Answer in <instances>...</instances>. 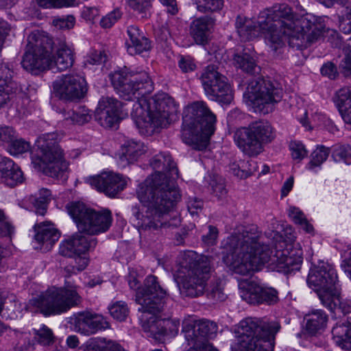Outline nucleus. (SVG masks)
Segmentation results:
<instances>
[{
  "instance_id": "f257e3e1",
  "label": "nucleus",
  "mask_w": 351,
  "mask_h": 351,
  "mask_svg": "<svg viewBox=\"0 0 351 351\" xmlns=\"http://www.w3.org/2000/svg\"><path fill=\"white\" fill-rule=\"evenodd\" d=\"M261 232L256 225L237 226L223 245L226 254L223 261L230 270L241 276H251L265 263L285 274L300 269L303 253L299 244L294 246L282 240L269 250L261 244Z\"/></svg>"
},
{
  "instance_id": "f03ea898",
  "label": "nucleus",
  "mask_w": 351,
  "mask_h": 351,
  "mask_svg": "<svg viewBox=\"0 0 351 351\" xmlns=\"http://www.w3.org/2000/svg\"><path fill=\"white\" fill-rule=\"evenodd\" d=\"M110 77L121 97L127 101L136 99L132 115L141 132L152 135L175 120L178 107L171 97L164 93L147 96L154 90L153 82L147 72L126 73L119 71L110 74Z\"/></svg>"
},
{
  "instance_id": "7ed1b4c3",
  "label": "nucleus",
  "mask_w": 351,
  "mask_h": 351,
  "mask_svg": "<svg viewBox=\"0 0 351 351\" xmlns=\"http://www.w3.org/2000/svg\"><path fill=\"white\" fill-rule=\"evenodd\" d=\"M137 196L141 204L132 206L131 219L140 234L180 224L179 217L168 219L180 198L175 180L161 173L152 174L139 185Z\"/></svg>"
},
{
  "instance_id": "20e7f679",
  "label": "nucleus",
  "mask_w": 351,
  "mask_h": 351,
  "mask_svg": "<svg viewBox=\"0 0 351 351\" xmlns=\"http://www.w3.org/2000/svg\"><path fill=\"white\" fill-rule=\"evenodd\" d=\"M291 8L287 4H277L259 14L258 21L252 20L242 21L241 17L237 19L236 27L240 37L243 40H251L261 34H265L273 50L281 47L283 38L288 40L293 35L298 19Z\"/></svg>"
},
{
  "instance_id": "39448f33",
  "label": "nucleus",
  "mask_w": 351,
  "mask_h": 351,
  "mask_svg": "<svg viewBox=\"0 0 351 351\" xmlns=\"http://www.w3.org/2000/svg\"><path fill=\"white\" fill-rule=\"evenodd\" d=\"M212 258L193 251L184 252L180 261L174 279L182 295L197 298L205 292L210 278Z\"/></svg>"
},
{
  "instance_id": "423d86ee",
  "label": "nucleus",
  "mask_w": 351,
  "mask_h": 351,
  "mask_svg": "<svg viewBox=\"0 0 351 351\" xmlns=\"http://www.w3.org/2000/svg\"><path fill=\"white\" fill-rule=\"evenodd\" d=\"M166 298V291L161 287L157 278L152 275L147 277L145 287L136 293V302L141 305L139 311L142 313L140 317L142 328L155 339L163 332V319L156 315L162 311Z\"/></svg>"
},
{
  "instance_id": "0eeeda50",
  "label": "nucleus",
  "mask_w": 351,
  "mask_h": 351,
  "mask_svg": "<svg viewBox=\"0 0 351 351\" xmlns=\"http://www.w3.org/2000/svg\"><path fill=\"white\" fill-rule=\"evenodd\" d=\"M216 116L206 104L197 101L188 106L183 116L181 136L186 144L206 147L215 130Z\"/></svg>"
},
{
  "instance_id": "6e6552de",
  "label": "nucleus",
  "mask_w": 351,
  "mask_h": 351,
  "mask_svg": "<svg viewBox=\"0 0 351 351\" xmlns=\"http://www.w3.org/2000/svg\"><path fill=\"white\" fill-rule=\"evenodd\" d=\"M60 136L56 132L40 136L35 143L32 156L34 167L44 174L58 178L68 169L64 152L59 145Z\"/></svg>"
},
{
  "instance_id": "1a4fd4ad",
  "label": "nucleus",
  "mask_w": 351,
  "mask_h": 351,
  "mask_svg": "<svg viewBox=\"0 0 351 351\" xmlns=\"http://www.w3.org/2000/svg\"><path fill=\"white\" fill-rule=\"evenodd\" d=\"M278 328L255 317L239 323L237 351H273Z\"/></svg>"
},
{
  "instance_id": "9d476101",
  "label": "nucleus",
  "mask_w": 351,
  "mask_h": 351,
  "mask_svg": "<svg viewBox=\"0 0 351 351\" xmlns=\"http://www.w3.org/2000/svg\"><path fill=\"white\" fill-rule=\"evenodd\" d=\"M81 302L82 297L76 287L70 285L61 287H52L32 300V304L45 316L64 313L78 306Z\"/></svg>"
},
{
  "instance_id": "9b49d317",
  "label": "nucleus",
  "mask_w": 351,
  "mask_h": 351,
  "mask_svg": "<svg viewBox=\"0 0 351 351\" xmlns=\"http://www.w3.org/2000/svg\"><path fill=\"white\" fill-rule=\"evenodd\" d=\"M27 40L21 62L23 69L34 73L50 69L49 56L53 52V39L47 32L36 30L29 35Z\"/></svg>"
},
{
  "instance_id": "f8f14e48",
  "label": "nucleus",
  "mask_w": 351,
  "mask_h": 351,
  "mask_svg": "<svg viewBox=\"0 0 351 351\" xmlns=\"http://www.w3.org/2000/svg\"><path fill=\"white\" fill-rule=\"evenodd\" d=\"M239 148L249 156H256L263 150V145L271 143L275 138L274 128L267 121L252 123L247 128L237 130L234 136Z\"/></svg>"
},
{
  "instance_id": "ddd939ff",
  "label": "nucleus",
  "mask_w": 351,
  "mask_h": 351,
  "mask_svg": "<svg viewBox=\"0 0 351 351\" xmlns=\"http://www.w3.org/2000/svg\"><path fill=\"white\" fill-rule=\"evenodd\" d=\"M78 230L90 235L106 232L112 224V213L105 209L97 211L82 202H73L67 207Z\"/></svg>"
},
{
  "instance_id": "4468645a",
  "label": "nucleus",
  "mask_w": 351,
  "mask_h": 351,
  "mask_svg": "<svg viewBox=\"0 0 351 351\" xmlns=\"http://www.w3.org/2000/svg\"><path fill=\"white\" fill-rule=\"evenodd\" d=\"M282 93V89L270 80L257 78L249 82L244 95L256 110L268 114L281 101Z\"/></svg>"
},
{
  "instance_id": "2eb2a0df",
  "label": "nucleus",
  "mask_w": 351,
  "mask_h": 351,
  "mask_svg": "<svg viewBox=\"0 0 351 351\" xmlns=\"http://www.w3.org/2000/svg\"><path fill=\"white\" fill-rule=\"evenodd\" d=\"M217 332V324L208 319L196 320L189 317L182 322V332L191 346L187 351H218L209 342Z\"/></svg>"
},
{
  "instance_id": "dca6fc26",
  "label": "nucleus",
  "mask_w": 351,
  "mask_h": 351,
  "mask_svg": "<svg viewBox=\"0 0 351 351\" xmlns=\"http://www.w3.org/2000/svg\"><path fill=\"white\" fill-rule=\"evenodd\" d=\"M325 32V18L306 14L298 19L293 35L289 39V44L292 47L299 48L305 43H313L317 41Z\"/></svg>"
},
{
  "instance_id": "f3484780",
  "label": "nucleus",
  "mask_w": 351,
  "mask_h": 351,
  "mask_svg": "<svg viewBox=\"0 0 351 351\" xmlns=\"http://www.w3.org/2000/svg\"><path fill=\"white\" fill-rule=\"evenodd\" d=\"M337 275L332 265L327 263H320L310 269L307 284L317 294L322 301H326L329 294L337 290L336 283Z\"/></svg>"
},
{
  "instance_id": "a211bd4d",
  "label": "nucleus",
  "mask_w": 351,
  "mask_h": 351,
  "mask_svg": "<svg viewBox=\"0 0 351 351\" xmlns=\"http://www.w3.org/2000/svg\"><path fill=\"white\" fill-rule=\"evenodd\" d=\"M52 87L56 97L69 101L82 99L88 90L84 77L77 74L62 75L53 82Z\"/></svg>"
},
{
  "instance_id": "6ab92c4d",
  "label": "nucleus",
  "mask_w": 351,
  "mask_h": 351,
  "mask_svg": "<svg viewBox=\"0 0 351 351\" xmlns=\"http://www.w3.org/2000/svg\"><path fill=\"white\" fill-rule=\"evenodd\" d=\"M239 289L241 298L251 304H271L277 302L278 300V293L274 289L262 287L248 279L240 280Z\"/></svg>"
},
{
  "instance_id": "aec40b11",
  "label": "nucleus",
  "mask_w": 351,
  "mask_h": 351,
  "mask_svg": "<svg viewBox=\"0 0 351 351\" xmlns=\"http://www.w3.org/2000/svg\"><path fill=\"white\" fill-rule=\"evenodd\" d=\"M88 182L98 191L110 197H115L126 186V182L121 176L112 172H103L90 177Z\"/></svg>"
},
{
  "instance_id": "412c9836",
  "label": "nucleus",
  "mask_w": 351,
  "mask_h": 351,
  "mask_svg": "<svg viewBox=\"0 0 351 351\" xmlns=\"http://www.w3.org/2000/svg\"><path fill=\"white\" fill-rule=\"evenodd\" d=\"M121 108V102L117 99L102 97L95 110V119L104 128H113L119 121Z\"/></svg>"
},
{
  "instance_id": "4be33fe9",
  "label": "nucleus",
  "mask_w": 351,
  "mask_h": 351,
  "mask_svg": "<svg viewBox=\"0 0 351 351\" xmlns=\"http://www.w3.org/2000/svg\"><path fill=\"white\" fill-rule=\"evenodd\" d=\"M74 327L77 332L90 336L110 328V325L106 318L100 314L81 312L74 319Z\"/></svg>"
},
{
  "instance_id": "5701e85b",
  "label": "nucleus",
  "mask_w": 351,
  "mask_h": 351,
  "mask_svg": "<svg viewBox=\"0 0 351 351\" xmlns=\"http://www.w3.org/2000/svg\"><path fill=\"white\" fill-rule=\"evenodd\" d=\"M97 243V239L84 236L79 231L71 238L60 243L59 254L63 256L75 258L78 254H84L94 249Z\"/></svg>"
},
{
  "instance_id": "b1692460",
  "label": "nucleus",
  "mask_w": 351,
  "mask_h": 351,
  "mask_svg": "<svg viewBox=\"0 0 351 351\" xmlns=\"http://www.w3.org/2000/svg\"><path fill=\"white\" fill-rule=\"evenodd\" d=\"M73 62V52L67 45L65 39L53 40V52L49 56L50 69L65 71L72 66Z\"/></svg>"
},
{
  "instance_id": "393cba45",
  "label": "nucleus",
  "mask_w": 351,
  "mask_h": 351,
  "mask_svg": "<svg viewBox=\"0 0 351 351\" xmlns=\"http://www.w3.org/2000/svg\"><path fill=\"white\" fill-rule=\"evenodd\" d=\"M34 239L45 250H49L59 239L58 230L50 222H43L34 226Z\"/></svg>"
},
{
  "instance_id": "a878e982",
  "label": "nucleus",
  "mask_w": 351,
  "mask_h": 351,
  "mask_svg": "<svg viewBox=\"0 0 351 351\" xmlns=\"http://www.w3.org/2000/svg\"><path fill=\"white\" fill-rule=\"evenodd\" d=\"M211 85L212 93L205 92L210 99L223 104H230L233 99V95L225 75H222L218 77Z\"/></svg>"
},
{
  "instance_id": "bb28decb",
  "label": "nucleus",
  "mask_w": 351,
  "mask_h": 351,
  "mask_svg": "<svg viewBox=\"0 0 351 351\" xmlns=\"http://www.w3.org/2000/svg\"><path fill=\"white\" fill-rule=\"evenodd\" d=\"M129 40H127V50L129 54L134 56L140 54L150 49V44L140 32L137 26L131 25L127 30Z\"/></svg>"
},
{
  "instance_id": "cd10ccee",
  "label": "nucleus",
  "mask_w": 351,
  "mask_h": 351,
  "mask_svg": "<svg viewBox=\"0 0 351 351\" xmlns=\"http://www.w3.org/2000/svg\"><path fill=\"white\" fill-rule=\"evenodd\" d=\"M150 165L153 169L157 170L154 174L161 173L173 180L178 178L177 166L168 154L160 153L156 155L152 159Z\"/></svg>"
},
{
  "instance_id": "c85d7f7f",
  "label": "nucleus",
  "mask_w": 351,
  "mask_h": 351,
  "mask_svg": "<svg viewBox=\"0 0 351 351\" xmlns=\"http://www.w3.org/2000/svg\"><path fill=\"white\" fill-rule=\"evenodd\" d=\"M334 101L343 121L351 125V87H343L337 91Z\"/></svg>"
},
{
  "instance_id": "c756f323",
  "label": "nucleus",
  "mask_w": 351,
  "mask_h": 351,
  "mask_svg": "<svg viewBox=\"0 0 351 351\" xmlns=\"http://www.w3.org/2000/svg\"><path fill=\"white\" fill-rule=\"evenodd\" d=\"M210 19L202 16L192 21L190 25V34L198 45H204L208 41Z\"/></svg>"
},
{
  "instance_id": "7c9ffc66",
  "label": "nucleus",
  "mask_w": 351,
  "mask_h": 351,
  "mask_svg": "<svg viewBox=\"0 0 351 351\" xmlns=\"http://www.w3.org/2000/svg\"><path fill=\"white\" fill-rule=\"evenodd\" d=\"M146 150L144 143L133 139L128 140L121 146L120 160L128 164L134 162L144 154Z\"/></svg>"
},
{
  "instance_id": "2f4dec72",
  "label": "nucleus",
  "mask_w": 351,
  "mask_h": 351,
  "mask_svg": "<svg viewBox=\"0 0 351 351\" xmlns=\"http://www.w3.org/2000/svg\"><path fill=\"white\" fill-rule=\"evenodd\" d=\"M83 351H125L119 343L106 338H92L84 343Z\"/></svg>"
},
{
  "instance_id": "473e14b6",
  "label": "nucleus",
  "mask_w": 351,
  "mask_h": 351,
  "mask_svg": "<svg viewBox=\"0 0 351 351\" xmlns=\"http://www.w3.org/2000/svg\"><path fill=\"white\" fill-rule=\"evenodd\" d=\"M328 316L322 310H315L306 315V330L315 335L326 326Z\"/></svg>"
},
{
  "instance_id": "72a5a7b5",
  "label": "nucleus",
  "mask_w": 351,
  "mask_h": 351,
  "mask_svg": "<svg viewBox=\"0 0 351 351\" xmlns=\"http://www.w3.org/2000/svg\"><path fill=\"white\" fill-rule=\"evenodd\" d=\"M321 303L332 312L339 311L346 315L351 311V304L342 300L338 289L329 294L326 301L323 300Z\"/></svg>"
},
{
  "instance_id": "f704fd0d",
  "label": "nucleus",
  "mask_w": 351,
  "mask_h": 351,
  "mask_svg": "<svg viewBox=\"0 0 351 351\" xmlns=\"http://www.w3.org/2000/svg\"><path fill=\"white\" fill-rule=\"evenodd\" d=\"M332 339L339 347L351 349V326L337 325L332 330Z\"/></svg>"
},
{
  "instance_id": "c9c22d12",
  "label": "nucleus",
  "mask_w": 351,
  "mask_h": 351,
  "mask_svg": "<svg viewBox=\"0 0 351 351\" xmlns=\"http://www.w3.org/2000/svg\"><path fill=\"white\" fill-rule=\"evenodd\" d=\"M234 62L237 67L245 73L255 74L260 71V67L256 64L254 57L245 51L235 54Z\"/></svg>"
},
{
  "instance_id": "e433bc0d",
  "label": "nucleus",
  "mask_w": 351,
  "mask_h": 351,
  "mask_svg": "<svg viewBox=\"0 0 351 351\" xmlns=\"http://www.w3.org/2000/svg\"><path fill=\"white\" fill-rule=\"evenodd\" d=\"M222 74L218 71L217 66L209 64L202 71L199 80L204 90V92L212 93V84Z\"/></svg>"
},
{
  "instance_id": "4c0bfd02",
  "label": "nucleus",
  "mask_w": 351,
  "mask_h": 351,
  "mask_svg": "<svg viewBox=\"0 0 351 351\" xmlns=\"http://www.w3.org/2000/svg\"><path fill=\"white\" fill-rule=\"evenodd\" d=\"M330 153V149L324 145H318L311 154V159L308 163L307 167L310 170H314L319 167L326 160Z\"/></svg>"
},
{
  "instance_id": "58836bf2",
  "label": "nucleus",
  "mask_w": 351,
  "mask_h": 351,
  "mask_svg": "<svg viewBox=\"0 0 351 351\" xmlns=\"http://www.w3.org/2000/svg\"><path fill=\"white\" fill-rule=\"evenodd\" d=\"M51 191L47 189H41L39 191V197H35L32 200L36 213L40 215H44L47 212V204L51 201Z\"/></svg>"
},
{
  "instance_id": "ea45409f",
  "label": "nucleus",
  "mask_w": 351,
  "mask_h": 351,
  "mask_svg": "<svg viewBox=\"0 0 351 351\" xmlns=\"http://www.w3.org/2000/svg\"><path fill=\"white\" fill-rule=\"evenodd\" d=\"M64 119L73 123L83 125L91 119L89 110L85 107H80L75 111H69L65 114Z\"/></svg>"
},
{
  "instance_id": "a19ab883",
  "label": "nucleus",
  "mask_w": 351,
  "mask_h": 351,
  "mask_svg": "<svg viewBox=\"0 0 351 351\" xmlns=\"http://www.w3.org/2000/svg\"><path fill=\"white\" fill-rule=\"evenodd\" d=\"M206 293L207 298L213 302H222L226 298L221 282L219 280L211 282L207 288Z\"/></svg>"
},
{
  "instance_id": "79ce46f5",
  "label": "nucleus",
  "mask_w": 351,
  "mask_h": 351,
  "mask_svg": "<svg viewBox=\"0 0 351 351\" xmlns=\"http://www.w3.org/2000/svg\"><path fill=\"white\" fill-rule=\"evenodd\" d=\"M23 180V173L17 165L1 178V182L10 187L22 183Z\"/></svg>"
},
{
  "instance_id": "37998d69",
  "label": "nucleus",
  "mask_w": 351,
  "mask_h": 351,
  "mask_svg": "<svg viewBox=\"0 0 351 351\" xmlns=\"http://www.w3.org/2000/svg\"><path fill=\"white\" fill-rule=\"evenodd\" d=\"M109 313L116 320L124 321L129 315L128 304L123 301H117L108 307Z\"/></svg>"
},
{
  "instance_id": "c03bdc74",
  "label": "nucleus",
  "mask_w": 351,
  "mask_h": 351,
  "mask_svg": "<svg viewBox=\"0 0 351 351\" xmlns=\"http://www.w3.org/2000/svg\"><path fill=\"white\" fill-rule=\"evenodd\" d=\"M289 215L293 221L300 225L301 228L307 233L313 232V227L308 223L303 213L298 208L291 207L289 211Z\"/></svg>"
},
{
  "instance_id": "a18cd8bd",
  "label": "nucleus",
  "mask_w": 351,
  "mask_h": 351,
  "mask_svg": "<svg viewBox=\"0 0 351 351\" xmlns=\"http://www.w3.org/2000/svg\"><path fill=\"white\" fill-rule=\"evenodd\" d=\"M197 10L201 13L213 12L221 10L223 0H194Z\"/></svg>"
},
{
  "instance_id": "49530a36",
  "label": "nucleus",
  "mask_w": 351,
  "mask_h": 351,
  "mask_svg": "<svg viewBox=\"0 0 351 351\" xmlns=\"http://www.w3.org/2000/svg\"><path fill=\"white\" fill-rule=\"evenodd\" d=\"M128 4L142 18H147L150 14L152 0H128Z\"/></svg>"
},
{
  "instance_id": "de8ad7c7",
  "label": "nucleus",
  "mask_w": 351,
  "mask_h": 351,
  "mask_svg": "<svg viewBox=\"0 0 351 351\" xmlns=\"http://www.w3.org/2000/svg\"><path fill=\"white\" fill-rule=\"evenodd\" d=\"M332 157L335 161L343 160L347 165L351 164V146L336 145L334 147Z\"/></svg>"
},
{
  "instance_id": "09e8293b",
  "label": "nucleus",
  "mask_w": 351,
  "mask_h": 351,
  "mask_svg": "<svg viewBox=\"0 0 351 351\" xmlns=\"http://www.w3.org/2000/svg\"><path fill=\"white\" fill-rule=\"evenodd\" d=\"M30 149L29 142L23 138H15L8 145V150L11 155L16 156L28 152Z\"/></svg>"
},
{
  "instance_id": "8fccbe9b",
  "label": "nucleus",
  "mask_w": 351,
  "mask_h": 351,
  "mask_svg": "<svg viewBox=\"0 0 351 351\" xmlns=\"http://www.w3.org/2000/svg\"><path fill=\"white\" fill-rule=\"evenodd\" d=\"M35 340L43 346H48L53 341V334L52 330L46 326H43L40 329L35 330Z\"/></svg>"
},
{
  "instance_id": "3c124183",
  "label": "nucleus",
  "mask_w": 351,
  "mask_h": 351,
  "mask_svg": "<svg viewBox=\"0 0 351 351\" xmlns=\"http://www.w3.org/2000/svg\"><path fill=\"white\" fill-rule=\"evenodd\" d=\"M16 90L13 84H7L5 80L0 78V108L3 107L10 99V95Z\"/></svg>"
},
{
  "instance_id": "603ef678",
  "label": "nucleus",
  "mask_w": 351,
  "mask_h": 351,
  "mask_svg": "<svg viewBox=\"0 0 351 351\" xmlns=\"http://www.w3.org/2000/svg\"><path fill=\"white\" fill-rule=\"evenodd\" d=\"M75 0H36L40 7L45 8L69 7L73 5Z\"/></svg>"
},
{
  "instance_id": "864d4df0",
  "label": "nucleus",
  "mask_w": 351,
  "mask_h": 351,
  "mask_svg": "<svg viewBox=\"0 0 351 351\" xmlns=\"http://www.w3.org/2000/svg\"><path fill=\"white\" fill-rule=\"evenodd\" d=\"M75 18L70 15L66 17H58L53 19V25L58 29H70L75 25Z\"/></svg>"
},
{
  "instance_id": "5fc2aeb1",
  "label": "nucleus",
  "mask_w": 351,
  "mask_h": 351,
  "mask_svg": "<svg viewBox=\"0 0 351 351\" xmlns=\"http://www.w3.org/2000/svg\"><path fill=\"white\" fill-rule=\"evenodd\" d=\"M73 258L75 259V265L71 267L68 266L64 269L67 276H70L71 273H75L76 271H81L88 265V258L85 256H82V254H78Z\"/></svg>"
},
{
  "instance_id": "6e6d98bb",
  "label": "nucleus",
  "mask_w": 351,
  "mask_h": 351,
  "mask_svg": "<svg viewBox=\"0 0 351 351\" xmlns=\"http://www.w3.org/2000/svg\"><path fill=\"white\" fill-rule=\"evenodd\" d=\"M16 132L14 130L9 126L0 128V145H8L15 138Z\"/></svg>"
},
{
  "instance_id": "4d7b16f0",
  "label": "nucleus",
  "mask_w": 351,
  "mask_h": 351,
  "mask_svg": "<svg viewBox=\"0 0 351 351\" xmlns=\"http://www.w3.org/2000/svg\"><path fill=\"white\" fill-rule=\"evenodd\" d=\"M121 11L116 9L103 17L100 21V25L104 28H110L121 17Z\"/></svg>"
},
{
  "instance_id": "13d9d810",
  "label": "nucleus",
  "mask_w": 351,
  "mask_h": 351,
  "mask_svg": "<svg viewBox=\"0 0 351 351\" xmlns=\"http://www.w3.org/2000/svg\"><path fill=\"white\" fill-rule=\"evenodd\" d=\"M180 321L178 319H163L162 328L163 332L162 335L171 334L176 335L178 332Z\"/></svg>"
},
{
  "instance_id": "bf43d9fd",
  "label": "nucleus",
  "mask_w": 351,
  "mask_h": 351,
  "mask_svg": "<svg viewBox=\"0 0 351 351\" xmlns=\"http://www.w3.org/2000/svg\"><path fill=\"white\" fill-rule=\"evenodd\" d=\"M13 74L12 66L9 63H2L0 65V78L5 80L7 84L12 83L14 87H16V83L12 80Z\"/></svg>"
},
{
  "instance_id": "052dcab7",
  "label": "nucleus",
  "mask_w": 351,
  "mask_h": 351,
  "mask_svg": "<svg viewBox=\"0 0 351 351\" xmlns=\"http://www.w3.org/2000/svg\"><path fill=\"white\" fill-rule=\"evenodd\" d=\"M290 149L293 159L302 160L307 156V151L304 145L300 142H291Z\"/></svg>"
},
{
  "instance_id": "680f3d73",
  "label": "nucleus",
  "mask_w": 351,
  "mask_h": 351,
  "mask_svg": "<svg viewBox=\"0 0 351 351\" xmlns=\"http://www.w3.org/2000/svg\"><path fill=\"white\" fill-rule=\"evenodd\" d=\"M340 29L346 34H351V7H346L339 24Z\"/></svg>"
},
{
  "instance_id": "e2e57ef3",
  "label": "nucleus",
  "mask_w": 351,
  "mask_h": 351,
  "mask_svg": "<svg viewBox=\"0 0 351 351\" xmlns=\"http://www.w3.org/2000/svg\"><path fill=\"white\" fill-rule=\"evenodd\" d=\"M209 186L211 188L212 191L217 196H223L226 193V189L222 182L218 180L217 178L213 176V177L209 176Z\"/></svg>"
},
{
  "instance_id": "0e129e2a",
  "label": "nucleus",
  "mask_w": 351,
  "mask_h": 351,
  "mask_svg": "<svg viewBox=\"0 0 351 351\" xmlns=\"http://www.w3.org/2000/svg\"><path fill=\"white\" fill-rule=\"evenodd\" d=\"M178 66L183 73L191 72L196 69L193 60L189 56L181 57Z\"/></svg>"
},
{
  "instance_id": "69168bd1",
  "label": "nucleus",
  "mask_w": 351,
  "mask_h": 351,
  "mask_svg": "<svg viewBox=\"0 0 351 351\" xmlns=\"http://www.w3.org/2000/svg\"><path fill=\"white\" fill-rule=\"evenodd\" d=\"M218 237V230L213 226H208V232L202 236L203 242L208 245H213L216 243Z\"/></svg>"
},
{
  "instance_id": "338daca9",
  "label": "nucleus",
  "mask_w": 351,
  "mask_h": 351,
  "mask_svg": "<svg viewBox=\"0 0 351 351\" xmlns=\"http://www.w3.org/2000/svg\"><path fill=\"white\" fill-rule=\"evenodd\" d=\"M255 169L249 168L247 170L241 169L239 165L233 163L230 165V171L237 178L241 179L246 178L252 174Z\"/></svg>"
},
{
  "instance_id": "774afa93",
  "label": "nucleus",
  "mask_w": 351,
  "mask_h": 351,
  "mask_svg": "<svg viewBox=\"0 0 351 351\" xmlns=\"http://www.w3.org/2000/svg\"><path fill=\"white\" fill-rule=\"evenodd\" d=\"M340 71L346 77H351V51L348 52L339 65Z\"/></svg>"
}]
</instances>
